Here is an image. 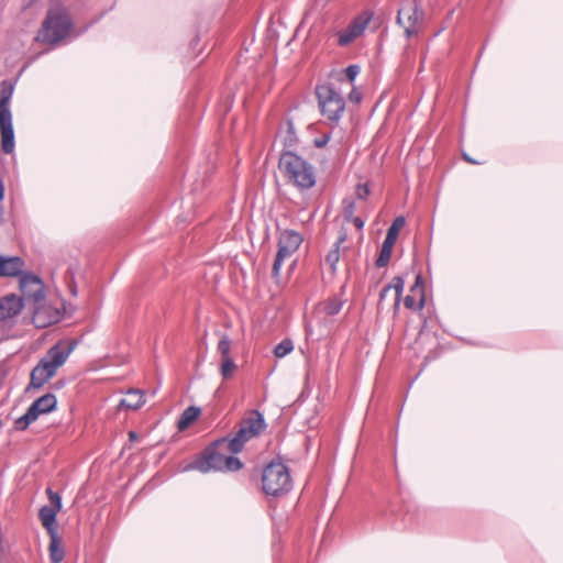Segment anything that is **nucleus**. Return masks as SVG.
Returning a JSON list of instances; mask_svg holds the SVG:
<instances>
[{
	"instance_id": "1",
	"label": "nucleus",
	"mask_w": 563,
	"mask_h": 563,
	"mask_svg": "<svg viewBox=\"0 0 563 563\" xmlns=\"http://www.w3.org/2000/svg\"><path fill=\"white\" fill-rule=\"evenodd\" d=\"M73 20L62 0H49L46 16L35 36V41L47 45H57L69 35Z\"/></svg>"
},
{
	"instance_id": "2",
	"label": "nucleus",
	"mask_w": 563,
	"mask_h": 563,
	"mask_svg": "<svg viewBox=\"0 0 563 563\" xmlns=\"http://www.w3.org/2000/svg\"><path fill=\"white\" fill-rule=\"evenodd\" d=\"M75 346L76 342L73 341H59L53 345L33 368L29 388L43 387L65 364Z\"/></svg>"
},
{
	"instance_id": "3",
	"label": "nucleus",
	"mask_w": 563,
	"mask_h": 563,
	"mask_svg": "<svg viewBox=\"0 0 563 563\" xmlns=\"http://www.w3.org/2000/svg\"><path fill=\"white\" fill-rule=\"evenodd\" d=\"M75 346L76 342L73 341H59L53 345L33 368L29 388L43 387L65 364Z\"/></svg>"
},
{
	"instance_id": "4",
	"label": "nucleus",
	"mask_w": 563,
	"mask_h": 563,
	"mask_svg": "<svg viewBox=\"0 0 563 563\" xmlns=\"http://www.w3.org/2000/svg\"><path fill=\"white\" fill-rule=\"evenodd\" d=\"M75 346L76 342L73 341H59L53 345L33 368L29 388L43 387L65 364Z\"/></svg>"
},
{
	"instance_id": "5",
	"label": "nucleus",
	"mask_w": 563,
	"mask_h": 563,
	"mask_svg": "<svg viewBox=\"0 0 563 563\" xmlns=\"http://www.w3.org/2000/svg\"><path fill=\"white\" fill-rule=\"evenodd\" d=\"M265 428V421L261 412L251 411L250 415L240 423V428L232 438H223L217 441L220 449L229 450L236 454L244 448L245 442L258 435Z\"/></svg>"
},
{
	"instance_id": "6",
	"label": "nucleus",
	"mask_w": 563,
	"mask_h": 563,
	"mask_svg": "<svg viewBox=\"0 0 563 563\" xmlns=\"http://www.w3.org/2000/svg\"><path fill=\"white\" fill-rule=\"evenodd\" d=\"M279 169L288 181L301 189L311 188L316 183L312 167L292 152L282 153Z\"/></svg>"
},
{
	"instance_id": "7",
	"label": "nucleus",
	"mask_w": 563,
	"mask_h": 563,
	"mask_svg": "<svg viewBox=\"0 0 563 563\" xmlns=\"http://www.w3.org/2000/svg\"><path fill=\"white\" fill-rule=\"evenodd\" d=\"M227 452L230 451L218 448L216 442L212 448L206 450L203 455L195 461L191 467L202 473L240 470L242 462L238 457L228 456Z\"/></svg>"
},
{
	"instance_id": "8",
	"label": "nucleus",
	"mask_w": 563,
	"mask_h": 563,
	"mask_svg": "<svg viewBox=\"0 0 563 563\" xmlns=\"http://www.w3.org/2000/svg\"><path fill=\"white\" fill-rule=\"evenodd\" d=\"M292 486L289 471L282 462L273 461L262 474V488L266 495L278 497L287 494Z\"/></svg>"
},
{
	"instance_id": "9",
	"label": "nucleus",
	"mask_w": 563,
	"mask_h": 563,
	"mask_svg": "<svg viewBox=\"0 0 563 563\" xmlns=\"http://www.w3.org/2000/svg\"><path fill=\"white\" fill-rule=\"evenodd\" d=\"M316 97L322 117L338 123L345 110L343 96L331 84H321L316 87Z\"/></svg>"
},
{
	"instance_id": "10",
	"label": "nucleus",
	"mask_w": 563,
	"mask_h": 563,
	"mask_svg": "<svg viewBox=\"0 0 563 563\" xmlns=\"http://www.w3.org/2000/svg\"><path fill=\"white\" fill-rule=\"evenodd\" d=\"M423 11L417 0H404L397 13V23L404 29L405 36H418L423 29Z\"/></svg>"
},
{
	"instance_id": "11",
	"label": "nucleus",
	"mask_w": 563,
	"mask_h": 563,
	"mask_svg": "<svg viewBox=\"0 0 563 563\" xmlns=\"http://www.w3.org/2000/svg\"><path fill=\"white\" fill-rule=\"evenodd\" d=\"M302 243V236L294 230L280 232L278 239V250L274 260L272 276L278 279L282 265L285 260L290 258Z\"/></svg>"
},
{
	"instance_id": "12",
	"label": "nucleus",
	"mask_w": 563,
	"mask_h": 563,
	"mask_svg": "<svg viewBox=\"0 0 563 563\" xmlns=\"http://www.w3.org/2000/svg\"><path fill=\"white\" fill-rule=\"evenodd\" d=\"M373 16L374 13L369 10L362 11L360 14L355 15L346 27L336 32L338 45L340 47H345L360 38L364 34Z\"/></svg>"
},
{
	"instance_id": "13",
	"label": "nucleus",
	"mask_w": 563,
	"mask_h": 563,
	"mask_svg": "<svg viewBox=\"0 0 563 563\" xmlns=\"http://www.w3.org/2000/svg\"><path fill=\"white\" fill-rule=\"evenodd\" d=\"M57 399L54 394H46L37 398L26 410V412L14 421V428L24 431L41 415L53 411L56 407Z\"/></svg>"
},
{
	"instance_id": "14",
	"label": "nucleus",
	"mask_w": 563,
	"mask_h": 563,
	"mask_svg": "<svg viewBox=\"0 0 563 563\" xmlns=\"http://www.w3.org/2000/svg\"><path fill=\"white\" fill-rule=\"evenodd\" d=\"M22 301L25 305L40 303L44 299V286L42 280L34 275H24L20 279Z\"/></svg>"
},
{
	"instance_id": "15",
	"label": "nucleus",
	"mask_w": 563,
	"mask_h": 563,
	"mask_svg": "<svg viewBox=\"0 0 563 563\" xmlns=\"http://www.w3.org/2000/svg\"><path fill=\"white\" fill-rule=\"evenodd\" d=\"M33 322L37 328H45L59 320L57 309L46 306L42 301L33 305Z\"/></svg>"
},
{
	"instance_id": "16",
	"label": "nucleus",
	"mask_w": 563,
	"mask_h": 563,
	"mask_svg": "<svg viewBox=\"0 0 563 563\" xmlns=\"http://www.w3.org/2000/svg\"><path fill=\"white\" fill-rule=\"evenodd\" d=\"M1 148L10 154L14 150V133L12 126V114H0Z\"/></svg>"
},
{
	"instance_id": "17",
	"label": "nucleus",
	"mask_w": 563,
	"mask_h": 563,
	"mask_svg": "<svg viewBox=\"0 0 563 563\" xmlns=\"http://www.w3.org/2000/svg\"><path fill=\"white\" fill-rule=\"evenodd\" d=\"M25 303L15 295H8L0 300V319L5 320L20 313Z\"/></svg>"
},
{
	"instance_id": "18",
	"label": "nucleus",
	"mask_w": 563,
	"mask_h": 563,
	"mask_svg": "<svg viewBox=\"0 0 563 563\" xmlns=\"http://www.w3.org/2000/svg\"><path fill=\"white\" fill-rule=\"evenodd\" d=\"M23 267L24 262L21 257L0 255V276H16L23 271Z\"/></svg>"
},
{
	"instance_id": "19",
	"label": "nucleus",
	"mask_w": 563,
	"mask_h": 563,
	"mask_svg": "<svg viewBox=\"0 0 563 563\" xmlns=\"http://www.w3.org/2000/svg\"><path fill=\"white\" fill-rule=\"evenodd\" d=\"M369 195H371V189H369V184L367 181L363 183V184H357L355 186L353 201L344 200L345 211H353L354 209L365 208L366 207L365 201L367 200Z\"/></svg>"
},
{
	"instance_id": "20",
	"label": "nucleus",
	"mask_w": 563,
	"mask_h": 563,
	"mask_svg": "<svg viewBox=\"0 0 563 563\" xmlns=\"http://www.w3.org/2000/svg\"><path fill=\"white\" fill-rule=\"evenodd\" d=\"M58 510L48 506H43L38 511L40 520L43 527L47 530L48 534L56 533V515Z\"/></svg>"
},
{
	"instance_id": "21",
	"label": "nucleus",
	"mask_w": 563,
	"mask_h": 563,
	"mask_svg": "<svg viewBox=\"0 0 563 563\" xmlns=\"http://www.w3.org/2000/svg\"><path fill=\"white\" fill-rule=\"evenodd\" d=\"M410 291L411 292L418 291L420 294V300L417 303L413 296L407 295L405 297V299H404L405 307L408 308V309H417V310L422 309L423 306H424V297H423V289H422V286H421V277L420 276H417L416 283L411 287Z\"/></svg>"
},
{
	"instance_id": "22",
	"label": "nucleus",
	"mask_w": 563,
	"mask_h": 563,
	"mask_svg": "<svg viewBox=\"0 0 563 563\" xmlns=\"http://www.w3.org/2000/svg\"><path fill=\"white\" fill-rule=\"evenodd\" d=\"M144 404L143 393L139 389H131L126 393L125 397L120 401V406L126 409L136 410Z\"/></svg>"
},
{
	"instance_id": "23",
	"label": "nucleus",
	"mask_w": 563,
	"mask_h": 563,
	"mask_svg": "<svg viewBox=\"0 0 563 563\" xmlns=\"http://www.w3.org/2000/svg\"><path fill=\"white\" fill-rule=\"evenodd\" d=\"M13 84L9 80H3L1 82V91H0V114H11L9 109V101L13 93Z\"/></svg>"
},
{
	"instance_id": "24",
	"label": "nucleus",
	"mask_w": 563,
	"mask_h": 563,
	"mask_svg": "<svg viewBox=\"0 0 563 563\" xmlns=\"http://www.w3.org/2000/svg\"><path fill=\"white\" fill-rule=\"evenodd\" d=\"M200 409L195 406H190L184 410L178 419L177 428L179 431L186 430L194 421L198 419Z\"/></svg>"
},
{
	"instance_id": "25",
	"label": "nucleus",
	"mask_w": 563,
	"mask_h": 563,
	"mask_svg": "<svg viewBox=\"0 0 563 563\" xmlns=\"http://www.w3.org/2000/svg\"><path fill=\"white\" fill-rule=\"evenodd\" d=\"M346 240V232H342L339 236L336 242L334 243L333 247L328 252L325 256L327 264L330 265L332 269H335V265L340 261V245L345 242Z\"/></svg>"
},
{
	"instance_id": "26",
	"label": "nucleus",
	"mask_w": 563,
	"mask_h": 563,
	"mask_svg": "<svg viewBox=\"0 0 563 563\" xmlns=\"http://www.w3.org/2000/svg\"><path fill=\"white\" fill-rule=\"evenodd\" d=\"M51 542H49V558L53 563H60L64 559V551L59 547L57 533L49 534Z\"/></svg>"
},
{
	"instance_id": "27",
	"label": "nucleus",
	"mask_w": 563,
	"mask_h": 563,
	"mask_svg": "<svg viewBox=\"0 0 563 563\" xmlns=\"http://www.w3.org/2000/svg\"><path fill=\"white\" fill-rule=\"evenodd\" d=\"M406 220L402 216L397 217L387 230L385 240L395 244L400 230L405 227Z\"/></svg>"
},
{
	"instance_id": "28",
	"label": "nucleus",
	"mask_w": 563,
	"mask_h": 563,
	"mask_svg": "<svg viewBox=\"0 0 563 563\" xmlns=\"http://www.w3.org/2000/svg\"><path fill=\"white\" fill-rule=\"evenodd\" d=\"M393 247H394V243L384 240L379 256L376 261L377 267H385L388 264V262L391 257Z\"/></svg>"
},
{
	"instance_id": "29",
	"label": "nucleus",
	"mask_w": 563,
	"mask_h": 563,
	"mask_svg": "<svg viewBox=\"0 0 563 563\" xmlns=\"http://www.w3.org/2000/svg\"><path fill=\"white\" fill-rule=\"evenodd\" d=\"M236 368L238 365L233 358L221 360L220 374L224 380L230 379L233 376Z\"/></svg>"
},
{
	"instance_id": "30",
	"label": "nucleus",
	"mask_w": 563,
	"mask_h": 563,
	"mask_svg": "<svg viewBox=\"0 0 563 563\" xmlns=\"http://www.w3.org/2000/svg\"><path fill=\"white\" fill-rule=\"evenodd\" d=\"M294 351V342L290 339H284L274 349V355L277 358L285 357Z\"/></svg>"
},
{
	"instance_id": "31",
	"label": "nucleus",
	"mask_w": 563,
	"mask_h": 563,
	"mask_svg": "<svg viewBox=\"0 0 563 563\" xmlns=\"http://www.w3.org/2000/svg\"><path fill=\"white\" fill-rule=\"evenodd\" d=\"M217 350H218V352H219V353H220V355H221V360L232 358V357L230 356V351H231V340L229 339V336L223 335V336L220 339V341L218 342Z\"/></svg>"
},
{
	"instance_id": "32",
	"label": "nucleus",
	"mask_w": 563,
	"mask_h": 563,
	"mask_svg": "<svg viewBox=\"0 0 563 563\" xmlns=\"http://www.w3.org/2000/svg\"><path fill=\"white\" fill-rule=\"evenodd\" d=\"M391 286V289H395L396 297L400 298L404 291L405 282L401 277L396 276L393 278L391 283L388 285Z\"/></svg>"
},
{
	"instance_id": "33",
	"label": "nucleus",
	"mask_w": 563,
	"mask_h": 563,
	"mask_svg": "<svg viewBox=\"0 0 563 563\" xmlns=\"http://www.w3.org/2000/svg\"><path fill=\"white\" fill-rule=\"evenodd\" d=\"M46 494H47L48 499H49V501L52 504V508L57 509L59 511L60 508H62L60 496L57 493L53 492L51 488L46 489Z\"/></svg>"
},
{
	"instance_id": "34",
	"label": "nucleus",
	"mask_w": 563,
	"mask_h": 563,
	"mask_svg": "<svg viewBox=\"0 0 563 563\" xmlns=\"http://www.w3.org/2000/svg\"><path fill=\"white\" fill-rule=\"evenodd\" d=\"M344 223H352L357 230H362L365 221L360 217H353L352 213H347L344 217Z\"/></svg>"
},
{
	"instance_id": "35",
	"label": "nucleus",
	"mask_w": 563,
	"mask_h": 563,
	"mask_svg": "<svg viewBox=\"0 0 563 563\" xmlns=\"http://www.w3.org/2000/svg\"><path fill=\"white\" fill-rule=\"evenodd\" d=\"M345 76L350 82H353L357 74L360 73V67L357 65H350L344 70Z\"/></svg>"
},
{
	"instance_id": "36",
	"label": "nucleus",
	"mask_w": 563,
	"mask_h": 563,
	"mask_svg": "<svg viewBox=\"0 0 563 563\" xmlns=\"http://www.w3.org/2000/svg\"><path fill=\"white\" fill-rule=\"evenodd\" d=\"M362 97H363L362 92L355 87H353L351 92L349 93L350 101L354 102V103H360L362 100Z\"/></svg>"
},
{
	"instance_id": "37",
	"label": "nucleus",
	"mask_w": 563,
	"mask_h": 563,
	"mask_svg": "<svg viewBox=\"0 0 563 563\" xmlns=\"http://www.w3.org/2000/svg\"><path fill=\"white\" fill-rule=\"evenodd\" d=\"M329 139L330 136L328 134H323L314 140V145L317 147H323L329 142Z\"/></svg>"
},
{
	"instance_id": "38",
	"label": "nucleus",
	"mask_w": 563,
	"mask_h": 563,
	"mask_svg": "<svg viewBox=\"0 0 563 563\" xmlns=\"http://www.w3.org/2000/svg\"><path fill=\"white\" fill-rule=\"evenodd\" d=\"M325 309H327V313L335 314L340 311L341 303H329Z\"/></svg>"
},
{
	"instance_id": "39",
	"label": "nucleus",
	"mask_w": 563,
	"mask_h": 563,
	"mask_svg": "<svg viewBox=\"0 0 563 563\" xmlns=\"http://www.w3.org/2000/svg\"><path fill=\"white\" fill-rule=\"evenodd\" d=\"M462 157L465 162L473 164V165H481L484 164V161L474 159L471 156H468L466 153H462Z\"/></svg>"
},
{
	"instance_id": "40",
	"label": "nucleus",
	"mask_w": 563,
	"mask_h": 563,
	"mask_svg": "<svg viewBox=\"0 0 563 563\" xmlns=\"http://www.w3.org/2000/svg\"><path fill=\"white\" fill-rule=\"evenodd\" d=\"M391 289V286H385L379 294V303L386 298L387 292Z\"/></svg>"
},
{
	"instance_id": "41",
	"label": "nucleus",
	"mask_w": 563,
	"mask_h": 563,
	"mask_svg": "<svg viewBox=\"0 0 563 563\" xmlns=\"http://www.w3.org/2000/svg\"><path fill=\"white\" fill-rule=\"evenodd\" d=\"M4 197V186L3 183L0 180V201H2Z\"/></svg>"
},
{
	"instance_id": "42",
	"label": "nucleus",
	"mask_w": 563,
	"mask_h": 563,
	"mask_svg": "<svg viewBox=\"0 0 563 563\" xmlns=\"http://www.w3.org/2000/svg\"><path fill=\"white\" fill-rule=\"evenodd\" d=\"M399 305H400V298L396 297V298H395V305H394V310H395V312H397V311H398V309H399Z\"/></svg>"
},
{
	"instance_id": "43",
	"label": "nucleus",
	"mask_w": 563,
	"mask_h": 563,
	"mask_svg": "<svg viewBox=\"0 0 563 563\" xmlns=\"http://www.w3.org/2000/svg\"><path fill=\"white\" fill-rule=\"evenodd\" d=\"M129 435H130V439H131V440L136 439V433H135V432H133V431H131V432L129 433Z\"/></svg>"
},
{
	"instance_id": "44",
	"label": "nucleus",
	"mask_w": 563,
	"mask_h": 563,
	"mask_svg": "<svg viewBox=\"0 0 563 563\" xmlns=\"http://www.w3.org/2000/svg\"><path fill=\"white\" fill-rule=\"evenodd\" d=\"M71 294H73L74 296H76V295H77V289H76V287H75V286H74V287H71Z\"/></svg>"
}]
</instances>
